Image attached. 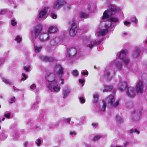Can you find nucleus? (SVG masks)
Wrapping results in <instances>:
<instances>
[{
    "label": "nucleus",
    "instance_id": "7c9ffc66",
    "mask_svg": "<svg viewBox=\"0 0 147 147\" xmlns=\"http://www.w3.org/2000/svg\"><path fill=\"white\" fill-rule=\"evenodd\" d=\"M140 53V51L139 50L137 49L135 51L133 54V56L134 57H137L138 56Z\"/></svg>",
    "mask_w": 147,
    "mask_h": 147
},
{
    "label": "nucleus",
    "instance_id": "6e6d98bb",
    "mask_svg": "<svg viewBox=\"0 0 147 147\" xmlns=\"http://www.w3.org/2000/svg\"><path fill=\"white\" fill-rule=\"evenodd\" d=\"M38 104V103L37 102H35V103H34V104H33L34 107L35 108L37 106L36 105V104Z\"/></svg>",
    "mask_w": 147,
    "mask_h": 147
},
{
    "label": "nucleus",
    "instance_id": "c85d7f7f",
    "mask_svg": "<svg viewBox=\"0 0 147 147\" xmlns=\"http://www.w3.org/2000/svg\"><path fill=\"white\" fill-rule=\"evenodd\" d=\"M71 119V118H63L61 119V121L63 123H69L70 122Z\"/></svg>",
    "mask_w": 147,
    "mask_h": 147
},
{
    "label": "nucleus",
    "instance_id": "72a5a7b5",
    "mask_svg": "<svg viewBox=\"0 0 147 147\" xmlns=\"http://www.w3.org/2000/svg\"><path fill=\"white\" fill-rule=\"evenodd\" d=\"M130 21L135 24H137V20L136 18L135 17H133L130 18Z\"/></svg>",
    "mask_w": 147,
    "mask_h": 147
},
{
    "label": "nucleus",
    "instance_id": "864d4df0",
    "mask_svg": "<svg viewBox=\"0 0 147 147\" xmlns=\"http://www.w3.org/2000/svg\"><path fill=\"white\" fill-rule=\"evenodd\" d=\"M28 142L26 141V142H24V146L25 147H26L28 146Z\"/></svg>",
    "mask_w": 147,
    "mask_h": 147
},
{
    "label": "nucleus",
    "instance_id": "052dcab7",
    "mask_svg": "<svg viewBox=\"0 0 147 147\" xmlns=\"http://www.w3.org/2000/svg\"><path fill=\"white\" fill-rule=\"evenodd\" d=\"M145 43L147 44V40H146L145 41Z\"/></svg>",
    "mask_w": 147,
    "mask_h": 147
},
{
    "label": "nucleus",
    "instance_id": "4468645a",
    "mask_svg": "<svg viewBox=\"0 0 147 147\" xmlns=\"http://www.w3.org/2000/svg\"><path fill=\"white\" fill-rule=\"evenodd\" d=\"M77 53L76 49L74 47H70L67 49V57L72 58Z\"/></svg>",
    "mask_w": 147,
    "mask_h": 147
},
{
    "label": "nucleus",
    "instance_id": "a18cd8bd",
    "mask_svg": "<svg viewBox=\"0 0 147 147\" xmlns=\"http://www.w3.org/2000/svg\"><path fill=\"white\" fill-rule=\"evenodd\" d=\"M104 38H102V39H101L100 40H99V41H96V45H99L101 42L103 40Z\"/></svg>",
    "mask_w": 147,
    "mask_h": 147
},
{
    "label": "nucleus",
    "instance_id": "ea45409f",
    "mask_svg": "<svg viewBox=\"0 0 147 147\" xmlns=\"http://www.w3.org/2000/svg\"><path fill=\"white\" fill-rule=\"evenodd\" d=\"M51 16L53 19H55L57 18V15L53 13H52L51 15Z\"/></svg>",
    "mask_w": 147,
    "mask_h": 147
},
{
    "label": "nucleus",
    "instance_id": "a19ab883",
    "mask_svg": "<svg viewBox=\"0 0 147 147\" xmlns=\"http://www.w3.org/2000/svg\"><path fill=\"white\" fill-rule=\"evenodd\" d=\"M81 74L83 75H88V72L86 70H83L82 71Z\"/></svg>",
    "mask_w": 147,
    "mask_h": 147
},
{
    "label": "nucleus",
    "instance_id": "9b49d317",
    "mask_svg": "<svg viewBox=\"0 0 147 147\" xmlns=\"http://www.w3.org/2000/svg\"><path fill=\"white\" fill-rule=\"evenodd\" d=\"M45 79L49 82H52L56 81V76L53 73H47L45 76Z\"/></svg>",
    "mask_w": 147,
    "mask_h": 147
},
{
    "label": "nucleus",
    "instance_id": "3c124183",
    "mask_svg": "<svg viewBox=\"0 0 147 147\" xmlns=\"http://www.w3.org/2000/svg\"><path fill=\"white\" fill-rule=\"evenodd\" d=\"M70 134L72 136H74L76 135V133L75 132L71 131L70 132Z\"/></svg>",
    "mask_w": 147,
    "mask_h": 147
},
{
    "label": "nucleus",
    "instance_id": "c756f323",
    "mask_svg": "<svg viewBox=\"0 0 147 147\" xmlns=\"http://www.w3.org/2000/svg\"><path fill=\"white\" fill-rule=\"evenodd\" d=\"M42 48V45H41L39 46H34V49L36 52H39L41 50Z\"/></svg>",
    "mask_w": 147,
    "mask_h": 147
},
{
    "label": "nucleus",
    "instance_id": "393cba45",
    "mask_svg": "<svg viewBox=\"0 0 147 147\" xmlns=\"http://www.w3.org/2000/svg\"><path fill=\"white\" fill-rule=\"evenodd\" d=\"M79 16L80 18H88L89 16V15L87 14L81 12L79 14Z\"/></svg>",
    "mask_w": 147,
    "mask_h": 147
},
{
    "label": "nucleus",
    "instance_id": "7ed1b4c3",
    "mask_svg": "<svg viewBox=\"0 0 147 147\" xmlns=\"http://www.w3.org/2000/svg\"><path fill=\"white\" fill-rule=\"evenodd\" d=\"M112 67L110 66L107 67L105 71L104 76L108 80H110L114 75L115 71L113 70V68L115 67L119 70H121L122 65L121 63L119 61H116L112 63Z\"/></svg>",
    "mask_w": 147,
    "mask_h": 147
},
{
    "label": "nucleus",
    "instance_id": "aec40b11",
    "mask_svg": "<svg viewBox=\"0 0 147 147\" xmlns=\"http://www.w3.org/2000/svg\"><path fill=\"white\" fill-rule=\"evenodd\" d=\"M70 92V89L67 87L64 88L63 90V95L64 98H66Z\"/></svg>",
    "mask_w": 147,
    "mask_h": 147
},
{
    "label": "nucleus",
    "instance_id": "4be33fe9",
    "mask_svg": "<svg viewBox=\"0 0 147 147\" xmlns=\"http://www.w3.org/2000/svg\"><path fill=\"white\" fill-rule=\"evenodd\" d=\"M57 28L55 26H51L49 28L47 32L48 33H54L57 32Z\"/></svg>",
    "mask_w": 147,
    "mask_h": 147
},
{
    "label": "nucleus",
    "instance_id": "1a4fd4ad",
    "mask_svg": "<svg viewBox=\"0 0 147 147\" xmlns=\"http://www.w3.org/2000/svg\"><path fill=\"white\" fill-rule=\"evenodd\" d=\"M50 11V9L48 7H45L39 12L38 16L39 18H46L48 15Z\"/></svg>",
    "mask_w": 147,
    "mask_h": 147
},
{
    "label": "nucleus",
    "instance_id": "de8ad7c7",
    "mask_svg": "<svg viewBox=\"0 0 147 147\" xmlns=\"http://www.w3.org/2000/svg\"><path fill=\"white\" fill-rule=\"evenodd\" d=\"M131 23L130 22H128L127 21H125L124 22V25L126 26H128V25H129Z\"/></svg>",
    "mask_w": 147,
    "mask_h": 147
},
{
    "label": "nucleus",
    "instance_id": "69168bd1",
    "mask_svg": "<svg viewBox=\"0 0 147 147\" xmlns=\"http://www.w3.org/2000/svg\"><path fill=\"white\" fill-rule=\"evenodd\" d=\"M1 107V105H0V108Z\"/></svg>",
    "mask_w": 147,
    "mask_h": 147
},
{
    "label": "nucleus",
    "instance_id": "4d7b16f0",
    "mask_svg": "<svg viewBox=\"0 0 147 147\" xmlns=\"http://www.w3.org/2000/svg\"><path fill=\"white\" fill-rule=\"evenodd\" d=\"M92 125L93 127H96L97 125V124L96 123H92Z\"/></svg>",
    "mask_w": 147,
    "mask_h": 147
},
{
    "label": "nucleus",
    "instance_id": "8fccbe9b",
    "mask_svg": "<svg viewBox=\"0 0 147 147\" xmlns=\"http://www.w3.org/2000/svg\"><path fill=\"white\" fill-rule=\"evenodd\" d=\"M10 113H8L7 114H5L4 115V116L5 117L7 118H9L10 117Z\"/></svg>",
    "mask_w": 147,
    "mask_h": 147
},
{
    "label": "nucleus",
    "instance_id": "5701e85b",
    "mask_svg": "<svg viewBox=\"0 0 147 147\" xmlns=\"http://www.w3.org/2000/svg\"><path fill=\"white\" fill-rule=\"evenodd\" d=\"M113 89V87L111 86L105 85L104 86L103 91L108 92L111 91Z\"/></svg>",
    "mask_w": 147,
    "mask_h": 147
},
{
    "label": "nucleus",
    "instance_id": "09e8293b",
    "mask_svg": "<svg viewBox=\"0 0 147 147\" xmlns=\"http://www.w3.org/2000/svg\"><path fill=\"white\" fill-rule=\"evenodd\" d=\"M11 24L13 26H14L16 24V22L14 20H13L11 21Z\"/></svg>",
    "mask_w": 147,
    "mask_h": 147
},
{
    "label": "nucleus",
    "instance_id": "58836bf2",
    "mask_svg": "<svg viewBox=\"0 0 147 147\" xmlns=\"http://www.w3.org/2000/svg\"><path fill=\"white\" fill-rule=\"evenodd\" d=\"M72 73L73 75L75 76H77L79 75V73L77 70H73Z\"/></svg>",
    "mask_w": 147,
    "mask_h": 147
},
{
    "label": "nucleus",
    "instance_id": "e433bc0d",
    "mask_svg": "<svg viewBox=\"0 0 147 147\" xmlns=\"http://www.w3.org/2000/svg\"><path fill=\"white\" fill-rule=\"evenodd\" d=\"M30 68V65L26 66H24L23 67L24 69L26 72L28 71H29Z\"/></svg>",
    "mask_w": 147,
    "mask_h": 147
},
{
    "label": "nucleus",
    "instance_id": "680f3d73",
    "mask_svg": "<svg viewBox=\"0 0 147 147\" xmlns=\"http://www.w3.org/2000/svg\"><path fill=\"white\" fill-rule=\"evenodd\" d=\"M2 64V62L1 61V60H0V65L1 64Z\"/></svg>",
    "mask_w": 147,
    "mask_h": 147
},
{
    "label": "nucleus",
    "instance_id": "f257e3e1",
    "mask_svg": "<svg viewBox=\"0 0 147 147\" xmlns=\"http://www.w3.org/2000/svg\"><path fill=\"white\" fill-rule=\"evenodd\" d=\"M32 34H34L35 38H38L39 40L43 42H46L51 38L48 33H45L42 31V26L40 24L37 25L35 27Z\"/></svg>",
    "mask_w": 147,
    "mask_h": 147
},
{
    "label": "nucleus",
    "instance_id": "9d476101",
    "mask_svg": "<svg viewBox=\"0 0 147 147\" xmlns=\"http://www.w3.org/2000/svg\"><path fill=\"white\" fill-rule=\"evenodd\" d=\"M70 24H71V26L70 29L69 34L71 36H75L77 31V28L74 21H72L70 22Z\"/></svg>",
    "mask_w": 147,
    "mask_h": 147
},
{
    "label": "nucleus",
    "instance_id": "13d9d810",
    "mask_svg": "<svg viewBox=\"0 0 147 147\" xmlns=\"http://www.w3.org/2000/svg\"><path fill=\"white\" fill-rule=\"evenodd\" d=\"M127 34V33L126 32H124L123 33V35H124V36H125V35H126Z\"/></svg>",
    "mask_w": 147,
    "mask_h": 147
},
{
    "label": "nucleus",
    "instance_id": "5fc2aeb1",
    "mask_svg": "<svg viewBox=\"0 0 147 147\" xmlns=\"http://www.w3.org/2000/svg\"><path fill=\"white\" fill-rule=\"evenodd\" d=\"M129 142H126L124 144V146L125 147H126L129 144Z\"/></svg>",
    "mask_w": 147,
    "mask_h": 147
},
{
    "label": "nucleus",
    "instance_id": "37998d69",
    "mask_svg": "<svg viewBox=\"0 0 147 147\" xmlns=\"http://www.w3.org/2000/svg\"><path fill=\"white\" fill-rule=\"evenodd\" d=\"M41 143V140L40 139H38L37 141H36V143L37 145V146H40V145Z\"/></svg>",
    "mask_w": 147,
    "mask_h": 147
},
{
    "label": "nucleus",
    "instance_id": "2eb2a0df",
    "mask_svg": "<svg viewBox=\"0 0 147 147\" xmlns=\"http://www.w3.org/2000/svg\"><path fill=\"white\" fill-rule=\"evenodd\" d=\"M53 73L56 75H61L63 73V68L60 65L55 66L53 69Z\"/></svg>",
    "mask_w": 147,
    "mask_h": 147
},
{
    "label": "nucleus",
    "instance_id": "4c0bfd02",
    "mask_svg": "<svg viewBox=\"0 0 147 147\" xmlns=\"http://www.w3.org/2000/svg\"><path fill=\"white\" fill-rule=\"evenodd\" d=\"M15 40L16 41L20 43L22 40V38L20 37V36H18L15 39Z\"/></svg>",
    "mask_w": 147,
    "mask_h": 147
},
{
    "label": "nucleus",
    "instance_id": "ddd939ff",
    "mask_svg": "<svg viewBox=\"0 0 147 147\" xmlns=\"http://www.w3.org/2000/svg\"><path fill=\"white\" fill-rule=\"evenodd\" d=\"M106 104L104 101L100 102L96 105V109L100 112L104 111L106 109Z\"/></svg>",
    "mask_w": 147,
    "mask_h": 147
},
{
    "label": "nucleus",
    "instance_id": "bf43d9fd",
    "mask_svg": "<svg viewBox=\"0 0 147 147\" xmlns=\"http://www.w3.org/2000/svg\"><path fill=\"white\" fill-rule=\"evenodd\" d=\"M13 89H14V90H17V89L16 88L14 87V86H13Z\"/></svg>",
    "mask_w": 147,
    "mask_h": 147
},
{
    "label": "nucleus",
    "instance_id": "f704fd0d",
    "mask_svg": "<svg viewBox=\"0 0 147 147\" xmlns=\"http://www.w3.org/2000/svg\"><path fill=\"white\" fill-rule=\"evenodd\" d=\"M15 96H13L10 98L9 101V103L11 104H12L15 102Z\"/></svg>",
    "mask_w": 147,
    "mask_h": 147
},
{
    "label": "nucleus",
    "instance_id": "2f4dec72",
    "mask_svg": "<svg viewBox=\"0 0 147 147\" xmlns=\"http://www.w3.org/2000/svg\"><path fill=\"white\" fill-rule=\"evenodd\" d=\"M2 80L3 82L6 84H9L10 85H12L11 83L5 77L2 78Z\"/></svg>",
    "mask_w": 147,
    "mask_h": 147
},
{
    "label": "nucleus",
    "instance_id": "412c9836",
    "mask_svg": "<svg viewBox=\"0 0 147 147\" xmlns=\"http://www.w3.org/2000/svg\"><path fill=\"white\" fill-rule=\"evenodd\" d=\"M60 40V39L59 37H55L51 40L50 44L53 46L56 45L58 44Z\"/></svg>",
    "mask_w": 147,
    "mask_h": 147
},
{
    "label": "nucleus",
    "instance_id": "6ab92c4d",
    "mask_svg": "<svg viewBox=\"0 0 147 147\" xmlns=\"http://www.w3.org/2000/svg\"><path fill=\"white\" fill-rule=\"evenodd\" d=\"M119 88L121 92L124 91L125 90H127V84L126 82H124L121 83L119 85Z\"/></svg>",
    "mask_w": 147,
    "mask_h": 147
},
{
    "label": "nucleus",
    "instance_id": "f3484780",
    "mask_svg": "<svg viewBox=\"0 0 147 147\" xmlns=\"http://www.w3.org/2000/svg\"><path fill=\"white\" fill-rule=\"evenodd\" d=\"M144 89V85L142 81L139 80L136 86V89L137 93H142Z\"/></svg>",
    "mask_w": 147,
    "mask_h": 147
},
{
    "label": "nucleus",
    "instance_id": "0e129e2a",
    "mask_svg": "<svg viewBox=\"0 0 147 147\" xmlns=\"http://www.w3.org/2000/svg\"><path fill=\"white\" fill-rule=\"evenodd\" d=\"M1 126H0V129H1Z\"/></svg>",
    "mask_w": 147,
    "mask_h": 147
},
{
    "label": "nucleus",
    "instance_id": "6e6552de",
    "mask_svg": "<svg viewBox=\"0 0 147 147\" xmlns=\"http://www.w3.org/2000/svg\"><path fill=\"white\" fill-rule=\"evenodd\" d=\"M83 40L85 42L86 45L90 49L92 48L96 45V40H93L89 36H85L83 38Z\"/></svg>",
    "mask_w": 147,
    "mask_h": 147
},
{
    "label": "nucleus",
    "instance_id": "603ef678",
    "mask_svg": "<svg viewBox=\"0 0 147 147\" xmlns=\"http://www.w3.org/2000/svg\"><path fill=\"white\" fill-rule=\"evenodd\" d=\"M84 81H85L84 80L81 79H80L79 80V82L80 84H83L84 83Z\"/></svg>",
    "mask_w": 147,
    "mask_h": 147
},
{
    "label": "nucleus",
    "instance_id": "b1692460",
    "mask_svg": "<svg viewBox=\"0 0 147 147\" xmlns=\"http://www.w3.org/2000/svg\"><path fill=\"white\" fill-rule=\"evenodd\" d=\"M40 59L43 61L49 62L52 61L54 60V59L52 57H49L47 56H41Z\"/></svg>",
    "mask_w": 147,
    "mask_h": 147
},
{
    "label": "nucleus",
    "instance_id": "dca6fc26",
    "mask_svg": "<svg viewBox=\"0 0 147 147\" xmlns=\"http://www.w3.org/2000/svg\"><path fill=\"white\" fill-rule=\"evenodd\" d=\"M126 92L127 95L130 97H134L136 94V91L134 88L130 87L127 88Z\"/></svg>",
    "mask_w": 147,
    "mask_h": 147
},
{
    "label": "nucleus",
    "instance_id": "e2e57ef3",
    "mask_svg": "<svg viewBox=\"0 0 147 147\" xmlns=\"http://www.w3.org/2000/svg\"><path fill=\"white\" fill-rule=\"evenodd\" d=\"M5 119V118H3L2 119V121H3Z\"/></svg>",
    "mask_w": 147,
    "mask_h": 147
},
{
    "label": "nucleus",
    "instance_id": "473e14b6",
    "mask_svg": "<svg viewBox=\"0 0 147 147\" xmlns=\"http://www.w3.org/2000/svg\"><path fill=\"white\" fill-rule=\"evenodd\" d=\"M129 132L131 134L133 133L134 132H136L138 134H140V131L136 129H130L129 131Z\"/></svg>",
    "mask_w": 147,
    "mask_h": 147
},
{
    "label": "nucleus",
    "instance_id": "cd10ccee",
    "mask_svg": "<svg viewBox=\"0 0 147 147\" xmlns=\"http://www.w3.org/2000/svg\"><path fill=\"white\" fill-rule=\"evenodd\" d=\"M101 137L102 136L100 135H94L92 137V140L93 141H96L100 139Z\"/></svg>",
    "mask_w": 147,
    "mask_h": 147
},
{
    "label": "nucleus",
    "instance_id": "49530a36",
    "mask_svg": "<svg viewBox=\"0 0 147 147\" xmlns=\"http://www.w3.org/2000/svg\"><path fill=\"white\" fill-rule=\"evenodd\" d=\"M7 11V9H3V10H2L1 11L0 14H4L5 12H6Z\"/></svg>",
    "mask_w": 147,
    "mask_h": 147
},
{
    "label": "nucleus",
    "instance_id": "c9c22d12",
    "mask_svg": "<svg viewBox=\"0 0 147 147\" xmlns=\"http://www.w3.org/2000/svg\"><path fill=\"white\" fill-rule=\"evenodd\" d=\"M22 76H23L20 80L21 81H24L26 80L28 76H27L25 74L23 73L22 74Z\"/></svg>",
    "mask_w": 147,
    "mask_h": 147
},
{
    "label": "nucleus",
    "instance_id": "423d86ee",
    "mask_svg": "<svg viewBox=\"0 0 147 147\" xmlns=\"http://www.w3.org/2000/svg\"><path fill=\"white\" fill-rule=\"evenodd\" d=\"M119 8L115 5H111L108 10L105 11L103 14L102 19L103 20L109 17L111 15L114 14L116 11H118Z\"/></svg>",
    "mask_w": 147,
    "mask_h": 147
},
{
    "label": "nucleus",
    "instance_id": "39448f33",
    "mask_svg": "<svg viewBox=\"0 0 147 147\" xmlns=\"http://www.w3.org/2000/svg\"><path fill=\"white\" fill-rule=\"evenodd\" d=\"M104 101L107 106L110 107H116L119 104V100H118L115 102L114 96L112 95H110L107 97Z\"/></svg>",
    "mask_w": 147,
    "mask_h": 147
},
{
    "label": "nucleus",
    "instance_id": "f8f14e48",
    "mask_svg": "<svg viewBox=\"0 0 147 147\" xmlns=\"http://www.w3.org/2000/svg\"><path fill=\"white\" fill-rule=\"evenodd\" d=\"M140 112L138 110H134L132 112V119L134 121L138 120L140 118Z\"/></svg>",
    "mask_w": 147,
    "mask_h": 147
},
{
    "label": "nucleus",
    "instance_id": "f03ea898",
    "mask_svg": "<svg viewBox=\"0 0 147 147\" xmlns=\"http://www.w3.org/2000/svg\"><path fill=\"white\" fill-rule=\"evenodd\" d=\"M118 22V20L115 18L111 17L108 19V20L106 22L105 26L98 30L97 32V35L99 36L105 35L108 32V29L109 27L113 26L112 22Z\"/></svg>",
    "mask_w": 147,
    "mask_h": 147
},
{
    "label": "nucleus",
    "instance_id": "a211bd4d",
    "mask_svg": "<svg viewBox=\"0 0 147 147\" xmlns=\"http://www.w3.org/2000/svg\"><path fill=\"white\" fill-rule=\"evenodd\" d=\"M66 3L64 0H57L54 4L53 7L55 9H57Z\"/></svg>",
    "mask_w": 147,
    "mask_h": 147
},
{
    "label": "nucleus",
    "instance_id": "20e7f679",
    "mask_svg": "<svg viewBox=\"0 0 147 147\" xmlns=\"http://www.w3.org/2000/svg\"><path fill=\"white\" fill-rule=\"evenodd\" d=\"M64 84V80L61 79L59 80L55 81L53 83H50L47 86V88L52 92H58L60 91V84Z\"/></svg>",
    "mask_w": 147,
    "mask_h": 147
},
{
    "label": "nucleus",
    "instance_id": "bb28decb",
    "mask_svg": "<svg viewBox=\"0 0 147 147\" xmlns=\"http://www.w3.org/2000/svg\"><path fill=\"white\" fill-rule=\"evenodd\" d=\"M116 120L117 122L119 123H121L123 122V120L122 118L119 115H116Z\"/></svg>",
    "mask_w": 147,
    "mask_h": 147
},
{
    "label": "nucleus",
    "instance_id": "a878e982",
    "mask_svg": "<svg viewBox=\"0 0 147 147\" xmlns=\"http://www.w3.org/2000/svg\"><path fill=\"white\" fill-rule=\"evenodd\" d=\"M99 95L98 93H94L93 94V101L94 103H96L97 102Z\"/></svg>",
    "mask_w": 147,
    "mask_h": 147
},
{
    "label": "nucleus",
    "instance_id": "79ce46f5",
    "mask_svg": "<svg viewBox=\"0 0 147 147\" xmlns=\"http://www.w3.org/2000/svg\"><path fill=\"white\" fill-rule=\"evenodd\" d=\"M80 102L82 104L84 103L85 102V100L83 98L80 97L79 98Z\"/></svg>",
    "mask_w": 147,
    "mask_h": 147
},
{
    "label": "nucleus",
    "instance_id": "0eeeda50",
    "mask_svg": "<svg viewBox=\"0 0 147 147\" xmlns=\"http://www.w3.org/2000/svg\"><path fill=\"white\" fill-rule=\"evenodd\" d=\"M127 51L126 50H123L118 53L117 55L118 57L123 60V62L126 65H127L130 62L129 58L126 56Z\"/></svg>",
    "mask_w": 147,
    "mask_h": 147
},
{
    "label": "nucleus",
    "instance_id": "c03bdc74",
    "mask_svg": "<svg viewBox=\"0 0 147 147\" xmlns=\"http://www.w3.org/2000/svg\"><path fill=\"white\" fill-rule=\"evenodd\" d=\"M30 88L32 90H34L36 89V85L34 84H32L30 86Z\"/></svg>",
    "mask_w": 147,
    "mask_h": 147
}]
</instances>
